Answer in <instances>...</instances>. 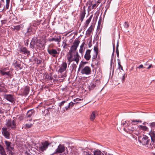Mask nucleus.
<instances>
[{
	"label": "nucleus",
	"instance_id": "774afa93",
	"mask_svg": "<svg viewBox=\"0 0 155 155\" xmlns=\"http://www.w3.org/2000/svg\"><path fill=\"white\" fill-rule=\"evenodd\" d=\"M31 29L30 28H28V31H27V32H29L30 31H31Z\"/></svg>",
	"mask_w": 155,
	"mask_h": 155
},
{
	"label": "nucleus",
	"instance_id": "7ed1b4c3",
	"mask_svg": "<svg viewBox=\"0 0 155 155\" xmlns=\"http://www.w3.org/2000/svg\"><path fill=\"white\" fill-rule=\"evenodd\" d=\"M16 119L15 118L13 120L8 119L6 121L5 125L8 130H14L16 129Z\"/></svg>",
	"mask_w": 155,
	"mask_h": 155
},
{
	"label": "nucleus",
	"instance_id": "f8f14e48",
	"mask_svg": "<svg viewBox=\"0 0 155 155\" xmlns=\"http://www.w3.org/2000/svg\"><path fill=\"white\" fill-rule=\"evenodd\" d=\"M67 64L66 62H63L61 64L59 69L58 70V72L60 73H61L65 71L67 68Z\"/></svg>",
	"mask_w": 155,
	"mask_h": 155
},
{
	"label": "nucleus",
	"instance_id": "393cba45",
	"mask_svg": "<svg viewBox=\"0 0 155 155\" xmlns=\"http://www.w3.org/2000/svg\"><path fill=\"white\" fill-rule=\"evenodd\" d=\"M93 29L94 28L93 26L92 25H91L87 31V34L88 35H91V33L93 30Z\"/></svg>",
	"mask_w": 155,
	"mask_h": 155
},
{
	"label": "nucleus",
	"instance_id": "79ce46f5",
	"mask_svg": "<svg viewBox=\"0 0 155 155\" xmlns=\"http://www.w3.org/2000/svg\"><path fill=\"white\" fill-rule=\"evenodd\" d=\"M21 25H18L15 26V30L16 31H17L19 30L20 29V28L21 27Z\"/></svg>",
	"mask_w": 155,
	"mask_h": 155
},
{
	"label": "nucleus",
	"instance_id": "cd10ccee",
	"mask_svg": "<svg viewBox=\"0 0 155 155\" xmlns=\"http://www.w3.org/2000/svg\"><path fill=\"white\" fill-rule=\"evenodd\" d=\"M84 155H92L91 151L89 150H86L83 151Z\"/></svg>",
	"mask_w": 155,
	"mask_h": 155
},
{
	"label": "nucleus",
	"instance_id": "39448f33",
	"mask_svg": "<svg viewBox=\"0 0 155 155\" xmlns=\"http://www.w3.org/2000/svg\"><path fill=\"white\" fill-rule=\"evenodd\" d=\"M124 130L127 133L137 135L139 133L136 131V128L131 126H128L127 127L124 128Z\"/></svg>",
	"mask_w": 155,
	"mask_h": 155
},
{
	"label": "nucleus",
	"instance_id": "e433bc0d",
	"mask_svg": "<svg viewBox=\"0 0 155 155\" xmlns=\"http://www.w3.org/2000/svg\"><path fill=\"white\" fill-rule=\"evenodd\" d=\"M67 101H61V103H59L58 104V106H59L60 108H61V107L63 106L64 104Z\"/></svg>",
	"mask_w": 155,
	"mask_h": 155
},
{
	"label": "nucleus",
	"instance_id": "c03bdc74",
	"mask_svg": "<svg viewBox=\"0 0 155 155\" xmlns=\"http://www.w3.org/2000/svg\"><path fill=\"white\" fill-rule=\"evenodd\" d=\"M15 67H17V68H20V64L18 63L17 62V61H16L15 63Z\"/></svg>",
	"mask_w": 155,
	"mask_h": 155
},
{
	"label": "nucleus",
	"instance_id": "a878e982",
	"mask_svg": "<svg viewBox=\"0 0 155 155\" xmlns=\"http://www.w3.org/2000/svg\"><path fill=\"white\" fill-rule=\"evenodd\" d=\"M86 13L85 11H82L80 15V20L81 21H82L85 16Z\"/></svg>",
	"mask_w": 155,
	"mask_h": 155
},
{
	"label": "nucleus",
	"instance_id": "9b49d317",
	"mask_svg": "<svg viewBox=\"0 0 155 155\" xmlns=\"http://www.w3.org/2000/svg\"><path fill=\"white\" fill-rule=\"evenodd\" d=\"M4 142L6 145V150L11 152L12 150L14 149V147L12 146V143L7 140H5Z\"/></svg>",
	"mask_w": 155,
	"mask_h": 155
},
{
	"label": "nucleus",
	"instance_id": "4d7b16f0",
	"mask_svg": "<svg viewBox=\"0 0 155 155\" xmlns=\"http://www.w3.org/2000/svg\"><path fill=\"white\" fill-rule=\"evenodd\" d=\"M4 113V111L2 107H0V114H3Z\"/></svg>",
	"mask_w": 155,
	"mask_h": 155
},
{
	"label": "nucleus",
	"instance_id": "aec40b11",
	"mask_svg": "<svg viewBox=\"0 0 155 155\" xmlns=\"http://www.w3.org/2000/svg\"><path fill=\"white\" fill-rule=\"evenodd\" d=\"M36 46L37 47L39 48H42L44 46V44L42 43L40 40L39 39L37 41Z\"/></svg>",
	"mask_w": 155,
	"mask_h": 155
},
{
	"label": "nucleus",
	"instance_id": "f257e3e1",
	"mask_svg": "<svg viewBox=\"0 0 155 155\" xmlns=\"http://www.w3.org/2000/svg\"><path fill=\"white\" fill-rule=\"evenodd\" d=\"M151 141L149 138L146 136H143L141 139L139 140V141L142 143L143 145H147L149 148H155V140Z\"/></svg>",
	"mask_w": 155,
	"mask_h": 155
},
{
	"label": "nucleus",
	"instance_id": "423d86ee",
	"mask_svg": "<svg viewBox=\"0 0 155 155\" xmlns=\"http://www.w3.org/2000/svg\"><path fill=\"white\" fill-rule=\"evenodd\" d=\"M6 127H3L2 128L1 132L2 135L6 139H9L10 136V131Z\"/></svg>",
	"mask_w": 155,
	"mask_h": 155
},
{
	"label": "nucleus",
	"instance_id": "6ab92c4d",
	"mask_svg": "<svg viewBox=\"0 0 155 155\" xmlns=\"http://www.w3.org/2000/svg\"><path fill=\"white\" fill-rule=\"evenodd\" d=\"M91 50H87L86 52V54L84 55V58L85 59L87 60H89L91 58L90 53Z\"/></svg>",
	"mask_w": 155,
	"mask_h": 155
},
{
	"label": "nucleus",
	"instance_id": "5701e85b",
	"mask_svg": "<svg viewBox=\"0 0 155 155\" xmlns=\"http://www.w3.org/2000/svg\"><path fill=\"white\" fill-rule=\"evenodd\" d=\"M0 153L2 155H6V153L3 147L0 145Z\"/></svg>",
	"mask_w": 155,
	"mask_h": 155
},
{
	"label": "nucleus",
	"instance_id": "20e7f679",
	"mask_svg": "<svg viewBox=\"0 0 155 155\" xmlns=\"http://www.w3.org/2000/svg\"><path fill=\"white\" fill-rule=\"evenodd\" d=\"M150 126L151 129L149 133V134L152 141H154L155 140V122L150 123Z\"/></svg>",
	"mask_w": 155,
	"mask_h": 155
},
{
	"label": "nucleus",
	"instance_id": "0e129e2a",
	"mask_svg": "<svg viewBox=\"0 0 155 155\" xmlns=\"http://www.w3.org/2000/svg\"><path fill=\"white\" fill-rule=\"evenodd\" d=\"M118 41H117V46H116V49H118V47H119V43H118Z\"/></svg>",
	"mask_w": 155,
	"mask_h": 155
},
{
	"label": "nucleus",
	"instance_id": "9d476101",
	"mask_svg": "<svg viewBox=\"0 0 155 155\" xmlns=\"http://www.w3.org/2000/svg\"><path fill=\"white\" fill-rule=\"evenodd\" d=\"M49 41L51 42L52 41H54L57 42L58 44H59L61 41V37L60 36H55L54 37L52 38H50L48 39Z\"/></svg>",
	"mask_w": 155,
	"mask_h": 155
},
{
	"label": "nucleus",
	"instance_id": "ddd939ff",
	"mask_svg": "<svg viewBox=\"0 0 155 155\" xmlns=\"http://www.w3.org/2000/svg\"><path fill=\"white\" fill-rule=\"evenodd\" d=\"M80 42V41H79L77 39H75L73 43V45L71 46V48L74 51H75L78 47Z\"/></svg>",
	"mask_w": 155,
	"mask_h": 155
},
{
	"label": "nucleus",
	"instance_id": "7c9ffc66",
	"mask_svg": "<svg viewBox=\"0 0 155 155\" xmlns=\"http://www.w3.org/2000/svg\"><path fill=\"white\" fill-rule=\"evenodd\" d=\"M142 121L139 120H132L130 123L133 125H137L138 123H141Z\"/></svg>",
	"mask_w": 155,
	"mask_h": 155
},
{
	"label": "nucleus",
	"instance_id": "c756f323",
	"mask_svg": "<svg viewBox=\"0 0 155 155\" xmlns=\"http://www.w3.org/2000/svg\"><path fill=\"white\" fill-rule=\"evenodd\" d=\"M33 126V124H25L23 127V128H24L25 129H27L31 128Z\"/></svg>",
	"mask_w": 155,
	"mask_h": 155
},
{
	"label": "nucleus",
	"instance_id": "2eb2a0df",
	"mask_svg": "<svg viewBox=\"0 0 155 155\" xmlns=\"http://www.w3.org/2000/svg\"><path fill=\"white\" fill-rule=\"evenodd\" d=\"M4 98L7 101L12 103L15 100L13 95L11 94H5Z\"/></svg>",
	"mask_w": 155,
	"mask_h": 155
},
{
	"label": "nucleus",
	"instance_id": "5fc2aeb1",
	"mask_svg": "<svg viewBox=\"0 0 155 155\" xmlns=\"http://www.w3.org/2000/svg\"><path fill=\"white\" fill-rule=\"evenodd\" d=\"M64 108L65 109V110H68L70 108L69 105H68V106H66L64 107Z\"/></svg>",
	"mask_w": 155,
	"mask_h": 155
},
{
	"label": "nucleus",
	"instance_id": "dca6fc26",
	"mask_svg": "<svg viewBox=\"0 0 155 155\" xmlns=\"http://www.w3.org/2000/svg\"><path fill=\"white\" fill-rule=\"evenodd\" d=\"M20 52L23 53L24 54H26L27 56L30 54V51L25 47H21L20 49Z\"/></svg>",
	"mask_w": 155,
	"mask_h": 155
},
{
	"label": "nucleus",
	"instance_id": "bf43d9fd",
	"mask_svg": "<svg viewBox=\"0 0 155 155\" xmlns=\"http://www.w3.org/2000/svg\"><path fill=\"white\" fill-rule=\"evenodd\" d=\"M96 7V4H94L92 6V9H93L95 8Z\"/></svg>",
	"mask_w": 155,
	"mask_h": 155
},
{
	"label": "nucleus",
	"instance_id": "3c124183",
	"mask_svg": "<svg viewBox=\"0 0 155 155\" xmlns=\"http://www.w3.org/2000/svg\"><path fill=\"white\" fill-rule=\"evenodd\" d=\"M1 23L2 25H4L6 23L7 21L6 20H2L1 21Z\"/></svg>",
	"mask_w": 155,
	"mask_h": 155
},
{
	"label": "nucleus",
	"instance_id": "37998d69",
	"mask_svg": "<svg viewBox=\"0 0 155 155\" xmlns=\"http://www.w3.org/2000/svg\"><path fill=\"white\" fill-rule=\"evenodd\" d=\"M74 103H73L72 102H71L69 103L68 105L70 108H71L72 107L74 106Z\"/></svg>",
	"mask_w": 155,
	"mask_h": 155
},
{
	"label": "nucleus",
	"instance_id": "864d4df0",
	"mask_svg": "<svg viewBox=\"0 0 155 155\" xmlns=\"http://www.w3.org/2000/svg\"><path fill=\"white\" fill-rule=\"evenodd\" d=\"M79 51L81 54H82L83 53V48H80L79 50Z\"/></svg>",
	"mask_w": 155,
	"mask_h": 155
},
{
	"label": "nucleus",
	"instance_id": "e2e57ef3",
	"mask_svg": "<svg viewBox=\"0 0 155 155\" xmlns=\"http://www.w3.org/2000/svg\"><path fill=\"white\" fill-rule=\"evenodd\" d=\"M37 62L38 64H40L42 62V61L41 60H38Z\"/></svg>",
	"mask_w": 155,
	"mask_h": 155
},
{
	"label": "nucleus",
	"instance_id": "338daca9",
	"mask_svg": "<svg viewBox=\"0 0 155 155\" xmlns=\"http://www.w3.org/2000/svg\"><path fill=\"white\" fill-rule=\"evenodd\" d=\"M152 67V64H150L149 65V67L147 68V69H150Z\"/></svg>",
	"mask_w": 155,
	"mask_h": 155
},
{
	"label": "nucleus",
	"instance_id": "f704fd0d",
	"mask_svg": "<svg viewBox=\"0 0 155 155\" xmlns=\"http://www.w3.org/2000/svg\"><path fill=\"white\" fill-rule=\"evenodd\" d=\"M121 125H122L124 128H126L127 127H126L128 125L126 121H122L121 122Z\"/></svg>",
	"mask_w": 155,
	"mask_h": 155
},
{
	"label": "nucleus",
	"instance_id": "2f4dec72",
	"mask_svg": "<svg viewBox=\"0 0 155 155\" xmlns=\"http://www.w3.org/2000/svg\"><path fill=\"white\" fill-rule=\"evenodd\" d=\"M140 128L144 131H148V129L146 126L140 125Z\"/></svg>",
	"mask_w": 155,
	"mask_h": 155
},
{
	"label": "nucleus",
	"instance_id": "f3484780",
	"mask_svg": "<svg viewBox=\"0 0 155 155\" xmlns=\"http://www.w3.org/2000/svg\"><path fill=\"white\" fill-rule=\"evenodd\" d=\"M38 40V39H37V38L36 37H34L32 39L30 43L31 46V48H33L36 45L37 41Z\"/></svg>",
	"mask_w": 155,
	"mask_h": 155
},
{
	"label": "nucleus",
	"instance_id": "4be33fe9",
	"mask_svg": "<svg viewBox=\"0 0 155 155\" xmlns=\"http://www.w3.org/2000/svg\"><path fill=\"white\" fill-rule=\"evenodd\" d=\"M1 74L2 76L7 75L8 77H11V76L12 72L10 71H8Z\"/></svg>",
	"mask_w": 155,
	"mask_h": 155
},
{
	"label": "nucleus",
	"instance_id": "0eeeda50",
	"mask_svg": "<svg viewBox=\"0 0 155 155\" xmlns=\"http://www.w3.org/2000/svg\"><path fill=\"white\" fill-rule=\"evenodd\" d=\"M49 143L47 141H45L44 143H41L39 147V149L40 151L42 152L45 151L47 149Z\"/></svg>",
	"mask_w": 155,
	"mask_h": 155
},
{
	"label": "nucleus",
	"instance_id": "c9c22d12",
	"mask_svg": "<svg viewBox=\"0 0 155 155\" xmlns=\"http://www.w3.org/2000/svg\"><path fill=\"white\" fill-rule=\"evenodd\" d=\"M94 50L95 51V55L93 56V59H95L97 57V49L96 48L94 47Z\"/></svg>",
	"mask_w": 155,
	"mask_h": 155
},
{
	"label": "nucleus",
	"instance_id": "680f3d73",
	"mask_svg": "<svg viewBox=\"0 0 155 155\" xmlns=\"http://www.w3.org/2000/svg\"><path fill=\"white\" fill-rule=\"evenodd\" d=\"M85 44V43L83 42V43H82L81 45L80 46V48H83L84 46V45Z\"/></svg>",
	"mask_w": 155,
	"mask_h": 155
},
{
	"label": "nucleus",
	"instance_id": "09e8293b",
	"mask_svg": "<svg viewBox=\"0 0 155 155\" xmlns=\"http://www.w3.org/2000/svg\"><path fill=\"white\" fill-rule=\"evenodd\" d=\"M46 78L48 79L52 80L53 79V78L51 77V76L49 75H48L46 76Z\"/></svg>",
	"mask_w": 155,
	"mask_h": 155
},
{
	"label": "nucleus",
	"instance_id": "69168bd1",
	"mask_svg": "<svg viewBox=\"0 0 155 155\" xmlns=\"http://www.w3.org/2000/svg\"><path fill=\"white\" fill-rule=\"evenodd\" d=\"M11 28L13 30H15V26H13L12 27H11Z\"/></svg>",
	"mask_w": 155,
	"mask_h": 155
},
{
	"label": "nucleus",
	"instance_id": "4c0bfd02",
	"mask_svg": "<svg viewBox=\"0 0 155 155\" xmlns=\"http://www.w3.org/2000/svg\"><path fill=\"white\" fill-rule=\"evenodd\" d=\"M29 89L28 87H26L24 90V92L26 94H27L29 92Z\"/></svg>",
	"mask_w": 155,
	"mask_h": 155
},
{
	"label": "nucleus",
	"instance_id": "de8ad7c7",
	"mask_svg": "<svg viewBox=\"0 0 155 155\" xmlns=\"http://www.w3.org/2000/svg\"><path fill=\"white\" fill-rule=\"evenodd\" d=\"M4 87V84L2 82H0V89Z\"/></svg>",
	"mask_w": 155,
	"mask_h": 155
},
{
	"label": "nucleus",
	"instance_id": "ea45409f",
	"mask_svg": "<svg viewBox=\"0 0 155 155\" xmlns=\"http://www.w3.org/2000/svg\"><path fill=\"white\" fill-rule=\"evenodd\" d=\"M118 68L119 69H121V70H123V67L120 64V60L118 61Z\"/></svg>",
	"mask_w": 155,
	"mask_h": 155
},
{
	"label": "nucleus",
	"instance_id": "4468645a",
	"mask_svg": "<svg viewBox=\"0 0 155 155\" xmlns=\"http://www.w3.org/2000/svg\"><path fill=\"white\" fill-rule=\"evenodd\" d=\"M91 72V68L88 66H86L81 71V73L83 74H89Z\"/></svg>",
	"mask_w": 155,
	"mask_h": 155
},
{
	"label": "nucleus",
	"instance_id": "58836bf2",
	"mask_svg": "<svg viewBox=\"0 0 155 155\" xmlns=\"http://www.w3.org/2000/svg\"><path fill=\"white\" fill-rule=\"evenodd\" d=\"M10 0H6V5L5 6V8H6V9H8L9 7V2H10Z\"/></svg>",
	"mask_w": 155,
	"mask_h": 155
},
{
	"label": "nucleus",
	"instance_id": "72a5a7b5",
	"mask_svg": "<svg viewBox=\"0 0 155 155\" xmlns=\"http://www.w3.org/2000/svg\"><path fill=\"white\" fill-rule=\"evenodd\" d=\"M39 22L34 21L32 22V23L31 24V25H32L35 27H36L37 25H39Z\"/></svg>",
	"mask_w": 155,
	"mask_h": 155
},
{
	"label": "nucleus",
	"instance_id": "412c9836",
	"mask_svg": "<svg viewBox=\"0 0 155 155\" xmlns=\"http://www.w3.org/2000/svg\"><path fill=\"white\" fill-rule=\"evenodd\" d=\"M35 112L34 110L33 109H31L29 110L27 114V118L31 117L32 115Z\"/></svg>",
	"mask_w": 155,
	"mask_h": 155
},
{
	"label": "nucleus",
	"instance_id": "f03ea898",
	"mask_svg": "<svg viewBox=\"0 0 155 155\" xmlns=\"http://www.w3.org/2000/svg\"><path fill=\"white\" fill-rule=\"evenodd\" d=\"M67 58L69 62L68 65H70V63L73 61H75L77 64H78L81 59V57L79 55L78 52H77L74 55L73 54H67Z\"/></svg>",
	"mask_w": 155,
	"mask_h": 155
},
{
	"label": "nucleus",
	"instance_id": "13d9d810",
	"mask_svg": "<svg viewBox=\"0 0 155 155\" xmlns=\"http://www.w3.org/2000/svg\"><path fill=\"white\" fill-rule=\"evenodd\" d=\"M116 52L117 53V57H118L119 56L118 49H116Z\"/></svg>",
	"mask_w": 155,
	"mask_h": 155
},
{
	"label": "nucleus",
	"instance_id": "a19ab883",
	"mask_svg": "<svg viewBox=\"0 0 155 155\" xmlns=\"http://www.w3.org/2000/svg\"><path fill=\"white\" fill-rule=\"evenodd\" d=\"M96 86V85L94 84H92L91 86H89V89L90 90L93 89Z\"/></svg>",
	"mask_w": 155,
	"mask_h": 155
},
{
	"label": "nucleus",
	"instance_id": "603ef678",
	"mask_svg": "<svg viewBox=\"0 0 155 155\" xmlns=\"http://www.w3.org/2000/svg\"><path fill=\"white\" fill-rule=\"evenodd\" d=\"M129 24H128L126 22H125V23H124V27L126 28H127L129 27Z\"/></svg>",
	"mask_w": 155,
	"mask_h": 155
},
{
	"label": "nucleus",
	"instance_id": "a18cd8bd",
	"mask_svg": "<svg viewBox=\"0 0 155 155\" xmlns=\"http://www.w3.org/2000/svg\"><path fill=\"white\" fill-rule=\"evenodd\" d=\"M73 50L71 49V48L69 50V52L67 54H73L72 52L73 51H74Z\"/></svg>",
	"mask_w": 155,
	"mask_h": 155
},
{
	"label": "nucleus",
	"instance_id": "8fccbe9b",
	"mask_svg": "<svg viewBox=\"0 0 155 155\" xmlns=\"http://www.w3.org/2000/svg\"><path fill=\"white\" fill-rule=\"evenodd\" d=\"M72 67L73 69H75L77 68L76 64L73 63L72 64Z\"/></svg>",
	"mask_w": 155,
	"mask_h": 155
},
{
	"label": "nucleus",
	"instance_id": "052dcab7",
	"mask_svg": "<svg viewBox=\"0 0 155 155\" xmlns=\"http://www.w3.org/2000/svg\"><path fill=\"white\" fill-rule=\"evenodd\" d=\"M143 65L142 64H141L140 65L139 67H138L137 68L139 69H140L143 68Z\"/></svg>",
	"mask_w": 155,
	"mask_h": 155
},
{
	"label": "nucleus",
	"instance_id": "b1692460",
	"mask_svg": "<svg viewBox=\"0 0 155 155\" xmlns=\"http://www.w3.org/2000/svg\"><path fill=\"white\" fill-rule=\"evenodd\" d=\"M93 15H91L89 18L88 19H87L85 22V26L87 27L89 23L91 21V19L92 18Z\"/></svg>",
	"mask_w": 155,
	"mask_h": 155
},
{
	"label": "nucleus",
	"instance_id": "1a4fd4ad",
	"mask_svg": "<svg viewBox=\"0 0 155 155\" xmlns=\"http://www.w3.org/2000/svg\"><path fill=\"white\" fill-rule=\"evenodd\" d=\"M65 150V147L63 145L60 144L58 147V148L55 150L53 154L61 153L64 152Z\"/></svg>",
	"mask_w": 155,
	"mask_h": 155
},
{
	"label": "nucleus",
	"instance_id": "bb28decb",
	"mask_svg": "<svg viewBox=\"0 0 155 155\" xmlns=\"http://www.w3.org/2000/svg\"><path fill=\"white\" fill-rule=\"evenodd\" d=\"M8 71H10L9 68L8 67L6 68H1L0 70V73L1 74L4 73V72H6Z\"/></svg>",
	"mask_w": 155,
	"mask_h": 155
},
{
	"label": "nucleus",
	"instance_id": "473e14b6",
	"mask_svg": "<svg viewBox=\"0 0 155 155\" xmlns=\"http://www.w3.org/2000/svg\"><path fill=\"white\" fill-rule=\"evenodd\" d=\"M94 155H102L103 154L99 150H97L94 152Z\"/></svg>",
	"mask_w": 155,
	"mask_h": 155
},
{
	"label": "nucleus",
	"instance_id": "c85d7f7f",
	"mask_svg": "<svg viewBox=\"0 0 155 155\" xmlns=\"http://www.w3.org/2000/svg\"><path fill=\"white\" fill-rule=\"evenodd\" d=\"M115 50V45H113V52L112 55V57L111 59V61H110V66H111L113 63V60L114 58V54Z\"/></svg>",
	"mask_w": 155,
	"mask_h": 155
},
{
	"label": "nucleus",
	"instance_id": "6e6552de",
	"mask_svg": "<svg viewBox=\"0 0 155 155\" xmlns=\"http://www.w3.org/2000/svg\"><path fill=\"white\" fill-rule=\"evenodd\" d=\"M47 51L49 54L54 58L56 57L57 55L59 54L56 49L53 48H48Z\"/></svg>",
	"mask_w": 155,
	"mask_h": 155
},
{
	"label": "nucleus",
	"instance_id": "a211bd4d",
	"mask_svg": "<svg viewBox=\"0 0 155 155\" xmlns=\"http://www.w3.org/2000/svg\"><path fill=\"white\" fill-rule=\"evenodd\" d=\"M97 115V112L96 111H94L92 112L90 115V119L91 121H93L95 119L96 116Z\"/></svg>",
	"mask_w": 155,
	"mask_h": 155
},
{
	"label": "nucleus",
	"instance_id": "49530a36",
	"mask_svg": "<svg viewBox=\"0 0 155 155\" xmlns=\"http://www.w3.org/2000/svg\"><path fill=\"white\" fill-rule=\"evenodd\" d=\"M81 100V99H79V98H77L75 99L74 100V101L75 102H76L77 103H78V101H80Z\"/></svg>",
	"mask_w": 155,
	"mask_h": 155
},
{
	"label": "nucleus",
	"instance_id": "6e6d98bb",
	"mask_svg": "<svg viewBox=\"0 0 155 155\" xmlns=\"http://www.w3.org/2000/svg\"><path fill=\"white\" fill-rule=\"evenodd\" d=\"M83 66H84V65L83 64H80L79 65V68L78 70V72H79L80 71V68H81Z\"/></svg>",
	"mask_w": 155,
	"mask_h": 155
}]
</instances>
